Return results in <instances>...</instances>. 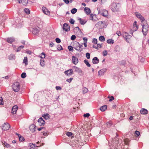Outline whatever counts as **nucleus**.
Instances as JSON below:
<instances>
[{
  "instance_id": "1",
  "label": "nucleus",
  "mask_w": 149,
  "mask_h": 149,
  "mask_svg": "<svg viewBox=\"0 0 149 149\" xmlns=\"http://www.w3.org/2000/svg\"><path fill=\"white\" fill-rule=\"evenodd\" d=\"M73 47L77 51L81 52L82 50L83 49L82 48V45H80L79 43L76 41H75L73 43Z\"/></svg>"
},
{
  "instance_id": "2",
  "label": "nucleus",
  "mask_w": 149,
  "mask_h": 149,
  "mask_svg": "<svg viewBox=\"0 0 149 149\" xmlns=\"http://www.w3.org/2000/svg\"><path fill=\"white\" fill-rule=\"evenodd\" d=\"M12 88L15 92H18L20 90V86L19 83L18 82H15Z\"/></svg>"
},
{
  "instance_id": "3",
  "label": "nucleus",
  "mask_w": 149,
  "mask_h": 149,
  "mask_svg": "<svg viewBox=\"0 0 149 149\" xmlns=\"http://www.w3.org/2000/svg\"><path fill=\"white\" fill-rule=\"evenodd\" d=\"M96 27L99 29L104 28L106 26V24L104 22L100 21L96 24Z\"/></svg>"
},
{
  "instance_id": "4",
  "label": "nucleus",
  "mask_w": 149,
  "mask_h": 149,
  "mask_svg": "<svg viewBox=\"0 0 149 149\" xmlns=\"http://www.w3.org/2000/svg\"><path fill=\"white\" fill-rule=\"evenodd\" d=\"M148 26L147 24L143 26L142 32L144 35H146L148 33Z\"/></svg>"
},
{
  "instance_id": "5",
  "label": "nucleus",
  "mask_w": 149,
  "mask_h": 149,
  "mask_svg": "<svg viewBox=\"0 0 149 149\" xmlns=\"http://www.w3.org/2000/svg\"><path fill=\"white\" fill-rule=\"evenodd\" d=\"M123 36L125 38L126 41L129 42L131 38V36L129 35L126 32H125L123 34Z\"/></svg>"
},
{
  "instance_id": "6",
  "label": "nucleus",
  "mask_w": 149,
  "mask_h": 149,
  "mask_svg": "<svg viewBox=\"0 0 149 149\" xmlns=\"http://www.w3.org/2000/svg\"><path fill=\"white\" fill-rule=\"evenodd\" d=\"M10 127V125L7 123H5L2 127V129L4 130H7Z\"/></svg>"
},
{
  "instance_id": "7",
  "label": "nucleus",
  "mask_w": 149,
  "mask_h": 149,
  "mask_svg": "<svg viewBox=\"0 0 149 149\" xmlns=\"http://www.w3.org/2000/svg\"><path fill=\"white\" fill-rule=\"evenodd\" d=\"M63 29L65 31H68L70 30V26L67 24L64 23L63 25Z\"/></svg>"
},
{
  "instance_id": "8",
  "label": "nucleus",
  "mask_w": 149,
  "mask_h": 149,
  "mask_svg": "<svg viewBox=\"0 0 149 149\" xmlns=\"http://www.w3.org/2000/svg\"><path fill=\"white\" fill-rule=\"evenodd\" d=\"M90 19L93 21H96L97 19L96 15L93 14H91L90 15Z\"/></svg>"
},
{
  "instance_id": "9",
  "label": "nucleus",
  "mask_w": 149,
  "mask_h": 149,
  "mask_svg": "<svg viewBox=\"0 0 149 149\" xmlns=\"http://www.w3.org/2000/svg\"><path fill=\"white\" fill-rule=\"evenodd\" d=\"M42 10L43 12L45 14L47 15H49L50 14V12L49 10L46 7H43L42 8Z\"/></svg>"
},
{
  "instance_id": "10",
  "label": "nucleus",
  "mask_w": 149,
  "mask_h": 149,
  "mask_svg": "<svg viewBox=\"0 0 149 149\" xmlns=\"http://www.w3.org/2000/svg\"><path fill=\"white\" fill-rule=\"evenodd\" d=\"M72 63L75 65H76L78 62V58L74 56H72Z\"/></svg>"
},
{
  "instance_id": "11",
  "label": "nucleus",
  "mask_w": 149,
  "mask_h": 149,
  "mask_svg": "<svg viewBox=\"0 0 149 149\" xmlns=\"http://www.w3.org/2000/svg\"><path fill=\"white\" fill-rule=\"evenodd\" d=\"M18 109V106L17 105L14 106L12 108L11 113L13 114H16Z\"/></svg>"
},
{
  "instance_id": "12",
  "label": "nucleus",
  "mask_w": 149,
  "mask_h": 149,
  "mask_svg": "<svg viewBox=\"0 0 149 149\" xmlns=\"http://www.w3.org/2000/svg\"><path fill=\"white\" fill-rule=\"evenodd\" d=\"M64 73L67 76H69L73 74V72L72 69H70L67 71H65Z\"/></svg>"
},
{
  "instance_id": "13",
  "label": "nucleus",
  "mask_w": 149,
  "mask_h": 149,
  "mask_svg": "<svg viewBox=\"0 0 149 149\" xmlns=\"http://www.w3.org/2000/svg\"><path fill=\"white\" fill-rule=\"evenodd\" d=\"M39 125L41 126L44 125L45 124V121L42 118H40L38 120Z\"/></svg>"
},
{
  "instance_id": "14",
  "label": "nucleus",
  "mask_w": 149,
  "mask_h": 149,
  "mask_svg": "<svg viewBox=\"0 0 149 149\" xmlns=\"http://www.w3.org/2000/svg\"><path fill=\"white\" fill-rule=\"evenodd\" d=\"M84 10L85 12L88 15H89L91 13V10L88 8L85 7L84 8Z\"/></svg>"
},
{
  "instance_id": "15",
  "label": "nucleus",
  "mask_w": 149,
  "mask_h": 149,
  "mask_svg": "<svg viewBox=\"0 0 149 149\" xmlns=\"http://www.w3.org/2000/svg\"><path fill=\"white\" fill-rule=\"evenodd\" d=\"M140 113L142 114H146L148 113V111L145 109L142 108L140 110Z\"/></svg>"
},
{
  "instance_id": "16",
  "label": "nucleus",
  "mask_w": 149,
  "mask_h": 149,
  "mask_svg": "<svg viewBox=\"0 0 149 149\" xmlns=\"http://www.w3.org/2000/svg\"><path fill=\"white\" fill-rule=\"evenodd\" d=\"M97 44V46L93 45V47L94 48L98 49L99 48H100L102 47V44Z\"/></svg>"
},
{
  "instance_id": "17",
  "label": "nucleus",
  "mask_w": 149,
  "mask_h": 149,
  "mask_svg": "<svg viewBox=\"0 0 149 149\" xmlns=\"http://www.w3.org/2000/svg\"><path fill=\"white\" fill-rule=\"evenodd\" d=\"M117 7V5L116 3H113L112 4L111 8L113 11L116 10Z\"/></svg>"
},
{
  "instance_id": "18",
  "label": "nucleus",
  "mask_w": 149,
  "mask_h": 149,
  "mask_svg": "<svg viewBox=\"0 0 149 149\" xmlns=\"http://www.w3.org/2000/svg\"><path fill=\"white\" fill-rule=\"evenodd\" d=\"M101 14L103 16H107L108 15V12L107 10H103L101 11Z\"/></svg>"
},
{
  "instance_id": "19",
  "label": "nucleus",
  "mask_w": 149,
  "mask_h": 149,
  "mask_svg": "<svg viewBox=\"0 0 149 149\" xmlns=\"http://www.w3.org/2000/svg\"><path fill=\"white\" fill-rule=\"evenodd\" d=\"M78 19L80 21L81 24L84 25L87 22V21L85 20L81 19L79 17Z\"/></svg>"
},
{
  "instance_id": "20",
  "label": "nucleus",
  "mask_w": 149,
  "mask_h": 149,
  "mask_svg": "<svg viewBox=\"0 0 149 149\" xmlns=\"http://www.w3.org/2000/svg\"><path fill=\"white\" fill-rule=\"evenodd\" d=\"M99 62V60L97 57H95L93 59V64H97Z\"/></svg>"
},
{
  "instance_id": "21",
  "label": "nucleus",
  "mask_w": 149,
  "mask_h": 149,
  "mask_svg": "<svg viewBox=\"0 0 149 149\" xmlns=\"http://www.w3.org/2000/svg\"><path fill=\"white\" fill-rule=\"evenodd\" d=\"M14 39L13 38H10L7 39V41L9 43H11L14 42Z\"/></svg>"
},
{
  "instance_id": "22",
  "label": "nucleus",
  "mask_w": 149,
  "mask_h": 149,
  "mask_svg": "<svg viewBox=\"0 0 149 149\" xmlns=\"http://www.w3.org/2000/svg\"><path fill=\"white\" fill-rule=\"evenodd\" d=\"M42 116L45 119L47 120L49 119L50 117L49 114L46 113L43 114Z\"/></svg>"
},
{
  "instance_id": "23",
  "label": "nucleus",
  "mask_w": 149,
  "mask_h": 149,
  "mask_svg": "<svg viewBox=\"0 0 149 149\" xmlns=\"http://www.w3.org/2000/svg\"><path fill=\"white\" fill-rule=\"evenodd\" d=\"M137 22L136 21L134 22V31H136L137 30L138 28V26L136 24Z\"/></svg>"
},
{
  "instance_id": "24",
  "label": "nucleus",
  "mask_w": 149,
  "mask_h": 149,
  "mask_svg": "<svg viewBox=\"0 0 149 149\" xmlns=\"http://www.w3.org/2000/svg\"><path fill=\"white\" fill-rule=\"evenodd\" d=\"M107 108V106L106 105H104L101 107L100 109L102 111H105Z\"/></svg>"
},
{
  "instance_id": "25",
  "label": "nucleus",
  "mask_w": 149,
  "mask_h": 149,
  "mask_svg": "<svg viewBox=\"0 0 149 149\" xmlns=\"http://www.w3.org/2000/svg\"><path fill=\"white\" fill-rule=\"evenodd\" d=\"M99 40L101 42H104L105 41V38L103 36H100L99 38Z\"/></svg>"
},
{
  "instance_id": "26",
  "label": "nucleus",
  "mask_w": 149,
  "mask_h": 149,
  "mask_svg": "<svg viewBox=\"0 0 149 149\" xmlns=\"http://www.w3.org/2000/svg\"><path fill=\"white\" fill-rule=\"evenodd\" d=\"M2 143H3V144L7 148H9L10 147V144H8V143H7L6 142H5V141H4L3 142H2Z\"/></svg>"
},
{
  "instance_id": "27",
  "label": "nucleus",
  "mask_w": 149,
  "mask_h": 149,
  "mask_svg": "<svg viewBox=\"0 0 149 149\" xmlns=\"http://www.w3.org/2000/svg\"><path fill=\"white\" fill-rule=\"evenodd\" d=\"M18 135V137H19V140L20 141H23L24 140V137L22 136H21L19 134H17Z\"/></svg>"
},
{
  "instance_id": "28",
  "label": "nucleus",
  "mask_w": 149,
  "mask_h": 149,
  "mask_svg": "<svg viewBox=\"0 0 149 149\" xmlns=\"http://www.w3.org/2000/svg\"><path fill=\"white\" fill-rule=\"evenodd\" d=\"M107 42L108 44H113L114 43V40L112 39H109L107 40Z\"/></svg>"
},
{
  "instance_id": "29",
  "label": "nucleus",
  "mask_w": 149,
  "mask_h": 149,
  "mask_svg": "<svg viewBox=\"0 0 149 149\" xmlns=\"http://www.w3.org/2000/svg\"><path fill=\"white\" fill-rule=\"evenodd\" d=\"M84 62L88 67H91V65L89 63L88 61L87 60H85L84 61Z\"/></svg>"
},
{
  "instance_id": "30",
  "label": "nucleus",
  "mask_w": 149,
  "mask_h": 149,
  "mask_svg": "<svg viewBox=\"0 0 149 149\" xmlns=\"http://www.w3.org/2000/svg\"><path fill=\"white\" fill-rule=\"evenodd\" d=\"M130 141V140L128 139L127 138L125 139L124 140L125 144L127 145L129 144Z\"/></svg>"
},
{
  "instance_id": "31",
  "label": "nucleus",
  "mask_w": 149,
  "mask_h": 149,
  "mask_svg": "<svg viewBox=\"0 0 149 149\" xmlns=\"http://www.w3.org/2000/svg\"><path fill=\"white\" fill-rule=\"evenodd\" d=\"M32 32L34 34L36 35L38 33L39 31L38 29H34L32 31Z\"/></svg>"
},
{
  "instance_id": "32",
  "label": "nucleus",
  "mask_w": 149,
  "mask_h": 149,
  "mask_svg": "<svg viewBox=\"0 0 149 149\" xmlns=\"http://www.w3.org/2000/svg\"><path fill=\"white\" fill-rule=\"evenodd\" d=\"M23 63L26 64V65L28 63V60H27V58L26 57H24V59L23 60Z\"/></svg>"
},
{
  "instance_id": "33",
  "label": "nucleus",
  "mask_w": 149,
  "mask_h": 149,
  "mask_svg": "<svg viewBox=\"0 0 149 149\" xmlns=\"http://www.w3.org/2000/svg\"><path fill=\"white\" fill-rule=\"evenodd\" d=\"M77 10L75 8H74L71 10V13L73 14L77 12Z\"/></svg>"
},
{
  "instance_id": "34",
  "label": "nucleus",
  "mask_w": 149,
  "mask_h": 149,
  "mask_svg": "<svg viewBox=\"0 0 149 149\" xmlns=\"http://www.w3.org/2000/svg\"><path fill=\"white\" fill-rule=\"evenodd\" d=\"M40 65L42 67H44L45 65V61L43 60H41L40 62Z\"/></svg>"
},
{
  "instance_id": "35",
  "label": "nucleus",
  "mask_w": 149,
  "mask_h": 149,
  "mask_svg": "<svg viewBox=\"0 0 149 149\" xmlns=\"http://www.w3.org/2000/svg\"><path fill=\"white\" fill-rule=\"evenodd\" d=\"M73 47H72L71 46H68V49H69V50L70 51L73 52Z\"/></svg>"
},
{
  "instance_id": "36",
  "label": "nucleus",
  "mask_w": 149,
  "mask_h": 149,
  "mask_svg": "<svg viewBox=\"0 0 149 149\" xmlns=\"http://www.w3.org/2000/svg\"><path fill=\"white\" fill-rule=\"evenodd\" d=\"M135 136L137 137L139 136V135H140V133L139 131H136L135 132Z\"/></svg>"
},
{
  "instance_id": "37",
  "label": "nucleus",
  "mask_w": 149,
  "mask_h": 149,
  "mask_svg": "<svg viewBox=\"0 0 149 149\" xmlns=\"http://www.w3.org/2000/svg\"><path fill=\"white\" fill-rule=\"evenodd\" d=\"M28 3V0H23L22 4L24 5H26Z\"/></svg>"
},
{
  "instance_id": "38",
  "label": "nucleus",
  "mask_w": 149,
  "mask_h": 149,
  "mask_svg": "<svg viewBox=\"0 0 149 149\" xmlns=\"http://www.w3.org/2000/svg\"><path fill=\"white\" fill-rule=\"evenodd\" d=\"M45 55L44 53H42L40 55V57L42 58H45Z\"/></svg>"
},
{
  "instance_id": "39",
  "label": "nucleus",
  "mask_w": 149,
  "mask_h": 149,
  "mask_svg": "<svg viewBox=\"0 0 149 149\" xmlns=\"http://www.w3.org/2000/svg\"><path fill=\"white\" fill-rule=\"evenodd\" d=\"M86 56L88 59H89L90 58V54L89 53L87 52L86 54Z\"/></svg>"
},
{
  "instance_id": "40",
  "label": "nucleus",
  "mask_w": 149,
  "mask_h": 149,
  "mask_svg": "<svg viewBox=\"0 0 149 149\" xmlns=\"http://www.w3.org/2000/svg\"><path fill=\"white\" fill-rule=\"evenodd\" d=\"M25 12L27 14H29L30 13V10H29L27 8H25L24 9Z\"/></svg>"
},
{
  "instance_id": "41",
  "label": "nucleus",
  "mask_w": 149,
  "mask_h": 149,
  "mask_svg": "<svg viewBox=\"0 0 149 149\" xmlns=\"http://www.w3.org/2000/svg\"><path fill=\"white\" fill-rule=\"evenodd\" d=\"M92 42L95 44H97V40L96 39L94 38Z\"/></svg>"
},
{
  "instance_id": "42",
  "label": "nucleus",
  "mask_w": 149,
  "mask_h": 149,
  "mask_svg": "<svg viewBox=\"0 0 149 149\" xmlns=\"http://www.w3.org/2000/svg\"><path fill=\"white\" fill-rule=\"evenodd\" d=\"M26 76V74L25 73L23 72L21 74V77L23 78H25Z\"/></svg>"
},
{
  "instance_id": "43",
  "label": "nucleus",
  "mask_w": 149,
  "mask_h": 149,
  "mask_svg": "<svg viewBox=\"0 0 149 149\" xmlns=\"http://www.w3.org/2000/svg\"><path fill=\"white\" fill-rule=\"evenodd\" d=\"M135 14L136 16L138 18H139V17H140L141 16L140 13L137 12H136L135 13Z\"/></svg>"
},
{
  "instance_id": "44",
  "label": "nucleus",
  "mask_w": 149,
  "mask_h": 149,
  "mask_svg": "<svg viewBox=\"0 0 149 149\" xmlns=\"http://www.w3.org/2000/svg\"><path fill=\"white\" fill-rule=\"evenodd\" d=\"M3 103L2 97H0V105L3 104Z\"/></svg>"
},
{
  "instance_id": "45",
  "label": "nucleus",
  "mask_w": 149,
  "mask_h": 149,
  "mask_svg": "<svg viewBox=\"0 0 149 149\" xmlns=\"http://www.w3.org/2000/svg\"><path fill=\"white\" fill-rule=\"evenodd\" d=\"M103 55L104 56H106L107 54V51L104 50L102 52Z\"/></svg>"
},
{
  "instance_id": "46",
  "label": "nucleus",
  "mask_w": 149,
  "mask_h": 149,
  "mask_svg": "<svg viewBox=\"0 0 149 149\" xmlns=\"http://www.w3.org/2000/svg\"><path fill=\"white\" fill-rule=\"evenodd\" d=\"M23 47H24V46H20L18 48V49L17 50V52H18L19 51H20L21 50V49L22 48H23Z\"/></svg>"
},
{
  "instance_id": "47",
  "label": "nucleus",
  "mask_w": 149,
  "mask_h": 149,
  "mask_svg": "<svg viewBox=\"0 0 149 149\" xmlns=\"http://www.w3.org/2000/svg\"><path fill=\"white\" fill-rule=\"evenodd\" d=\"M56 42L57 43H60V42H61V40H60V39H59V38H56Z\"/></svg>"
},
{
  "instance_id": "48",
  "label": "nucleus",
  "mask_w": 149,
  "mask_h": 149,
  "mask_svg": "<svg viewBox=\"0 0 149 149\" xmlns=\"http://www.w3.org/2000/svg\"><path fill=\"white\" fill-rule=\"evenodd\" d=\"M70 22L72 24H74V21L72 19H71L70 20Z\"/></svg>"
},
{
  "instance_id": "49",
  "label": "nucleus",
  "mask_w": 149,
  "mask_h": 149,
  "mask_svg": "<svg viewBox=\"0 0 149 149\" xmlns=\"http://www.w3.org/2000/svg\"><path fill=\"white\" fill-rule=\"evenodd\" d=\"M108 98H110V99L109 100V101L111 102L114 99V98L113 96H111V97H108Z\"/></svg>"
},
{
  "instance_id": "50",
  "label": "nucleus",
  "mask_w": 149,
  "mask_h": 149,
  "mask_svg": "<svg viewBox=\"0 0 149 149\" xmlns=\"http://www.w3.org/2000/svg\"><path fill=\"white\" fill-rule=\"evenodd\" d=\"M107 124L108 125L110 126L112 125L113 123L111 121H109L107 123Z\"/></svg>"
},
{
  "instance_id": "51",
  "label": "nucleus",
  "mask_w": 149,
  "mask_h": 149,
  "mask_svg": "<svg viewBox=\"0 0 149 149\" xmlns=\"http://www.w3.org/2000/svg\"><path fill=\"white\" fill-rule=\"evenodd\" d=\"M35 126L33 125H31L30 127V129L31 130L32 128H33V130H34Z\"/></svg>"
},
{
  "instance_id": "52",
  "label": "nucleus",
  "mask_w": 149,
  "mask_h": 149,
  "mask_svg": "<svg viewBox=\"0 0 149 149\" xmlns=\"http://www.w3.org/2000/svg\"><path fill=\"white\" fill-rule=\"evenodd\" d=\"M76 36L75 35H72L71 37V39L72 40H74Z\"/></svg>"
},
{
  "instance_id": "53",
  "label": "nucleus",
  "mask_w": 149,
  "mask_h": 149,
  "mask_svg": "<svg viewBox=\"0 0 149 149\" xmlns=\"http://www.w3.org/2000/svg\"><path fill=\"white\" fill-rule=\"evenodd\" d=\"M90 116V114L89 113H87L86 114H84V117H88Z\"/></svg>"
},
{
  "instance_id": "54",
  "label": "nucleus",
  "mask_w": 149,
  "mask_h": 149,
  "mask_svg": "<svg viewBox=\"0 0 149 149\" xmlns=\"http://www.w3.org/2000/svg\"><path fill=\"white\" fill-rule=\"evenodd\" d=\"M66 134L68 136H70L72 135V134L71 132H68Z\"/></svg>"
},
{
  "instance_id": "55",
  "label": "nucleus",
  "mask_w": 149,
  "mask_h": 149,
  "mask_svg": "<svg viewBox=\"0 0 149 149\" xmlns=\"http://www.w3.org/2000/svg\"><path fill=\"white\" fill-rule=\"evenodd\" d=\"M116 34L118 36H120L121 35V33L120 31H117Z\"/></svg>"
},
{
  "instance_id": "56",
  "label": "nucleus",
  "mask_w": 149,
  "mask_h": 149,
  "mask_svg": "<svg viewBox=\"0 0 149 149\" xmlns=\"http://www.w3.org/2000/svg\"><path fill=\"white\" fill-rule=\"evenodd\" d=\"M73 78H70V79H67V80H66V81H67V82H69V83H70L72 80L73 79Z\"/></svg>"
},
{
  "instance_id": "57",
  "label": "nucleus",
  "mask_w": 149,
  "mask_h": 149,
  "mask_svg": "<svg viewBox=\"0 0 149 149\" xmlns=\"http://www.w3.org/2000/svg\"><path fill=\"white\" fill-rule=\"evenodd\" d=\"M142 21H143L145 19L144 18V17L142 16H141L139 17V18Z\"/></svg>"
},
{
  "instance_id": "58",
  "label": "nucleus",
  "mask_w": 149,
  "mask_h": 149,
  "mask_svg": "<svg viewBox=\"0 0 149 149\" xmlns=\"http://www.w3.org/2000/svg\"><path fill=\"white\" fill-rule=\"evenodd\" d=\"M63 1L66 4H68L69 3V1L68 0H63Z\"/></svg>"
},
{
  "instance_id": "59",
  "label": "nucleus",
  "mask_w": 149,
  "mask_h": 149,
  "mask_svg": "<svg viewBox=\"0 0 149 149\" xmlns=\"http://www.w3.org/2000/svg\"><path fill=\"white\" fill-rule=\"evenodd\" d=\"M83 40H84V42H87V39L86 38H83Z\"/></svg>"
},
{
  "instance_id": "60",
  "label": "nucleus",
  "mask_w": 149,
  "mask_h": 149,
  "mask_svg": "<svg viewBox=\"0 0 149 149\" xmlns=\"http://www.w3.org/2000/svg\"><path fill=\"white\" fill-rule=\"evenodd\" d=\"M87 42H84V45L85 47H87Z\"/></svg>"
},
{
  "instance_id": "61",
  "label": "nucleus",
  "mask_w": 149,
  "mask_h": 149,
  "mask_svg": "<svg viewBox=\"0 0 149 149\" xmlns=\"http://www.w3.org/2000/svg\"><path fill=\"white\" fill-rule=\"evenodd\" d=\"M56 88L57 90H60L61 89V87L60 86H56Z\"/></svg>"
},
{
  "instance_id": "62",
  "label": "nucleus",
  "mask_w": 149,
  "mask_h": 149,
  "mask_svg": "<svg viewBox=\"0 0 149 149\" xmlns=\"http://www.w3.org/2000/svg\"><path fill=\"white\" fill-rule=\"evenodd\" d=\"M82 5H83V6H86V4L85 3H82Z\"/></svg>"
},
{
  "instance_id": "63",
  "label": "nucleus",
  "mask_w": 149,
  "mask_h": 149,
  "mask_svg": "<svg viewBox=\"0 0 149 149\" xmlns=\"http://www.w3.org/2000/svg\"><path fill=\"white\" fill-rule=\"evenodd\" d=\"M130 120H132L133 119V117L132 116H131L130 118Z\"/></svg>"
},
{
  "instance_id": "64",
  "label": "nucleus",
  "mask_w": 149,
  "mask_h": 149,
  "mask_svg": "<svg viewBox=\"0 0 149 149\" xmlns=\"http://www.w3.org/2000/svg\"><path fill=\"white\" fill-rule=\"evenodd\" d=\"M43 127H40V128H38V131H40L42 129H43Z\"/></svg>"
}]
</instances>
